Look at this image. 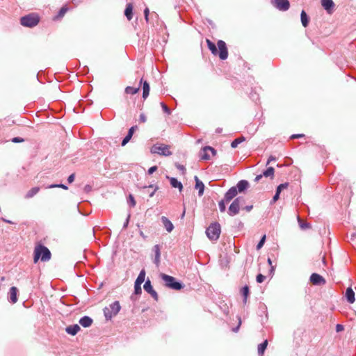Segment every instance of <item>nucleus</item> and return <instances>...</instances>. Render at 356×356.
<instances>
[{
    "label": "nucleus",
    "instance_id": "58",
    "mask_svg": "<svg viewBox=\"0 0 356 356\" xmlns=\"http://www.w3.org/2000/svg\"><path fill=\"white\" fill-rule=\"evenodd\" d=\"M2 220L4 221L5 222H7V223H9V224H13V222L9 220H7V219H5V218H2Z\"/></svg>",
    "mask_w": 356,
    "mask_h": 356
},
{
    "label": "nucleus",
    "instance_id": "50",
    "mask_svg": "<svg viewBox=\"0 0 356 356\" xmlns=\"http://www.w3.org/2000/svg\"><path fill=\"white\" fill-rule=\"evenodd\" d=\"M74 178H75V175L74 174H71L68 178H67V181L70 184V183H72L74 180Z\"/></svg>",
    "mask_w": 356,
    "mask_h": 356
},
{
    "label": "nucleus",
    "instance_id": "17",
    "mask_svg": "<svg viewBox=\"0 0 356 356\" xmlns=\"http://www.w3.org/2000/svg\"><path fill=\"white\" fill-rule=\"evenodd\" d=\"M161 222L168 232H171L174 229V225L171 221L165 216H162Z\"/></svg>",
    "mask_w": 356,
    "mask_h": 356
},
{
    "label": "nucleus",
    "instance_id": "14",
    "mask_svg": "<svg viewBox=\"0 0 356 356\" xmlns=\"http://www.w3.org/2000/svg\"><path fill=\"white\" fill-rule=\"evenodd\" d=\"M310 282L314 285H321L325 283V279L317 273H312L310 276Z\"/></svg>",
    "mask_w": 356,
    "mask_h": 356
},
{
    "label": "nucleus",
    "instance_id": "22",
    "mask_svg": "<svg viewBox=\"0 0 356 356\" xmlns=\"http://www.w3.org/2000/svg\"><path fill=\"white\" fill-rule=\"evenodd\" d=\"M249 186V182L246 180H241L236 184V190L239 193H242L245 191Z\"/></svg>",
    "mask_w": 356,
    "mask_h": 356
},
{
    "label": "nucleus",
    "instance_id": "30",
    "mask_svg": "<svg viewBox=\"0 0 356 356\" xmlns=\"http://www.w3.org/2000/svg\"><path fill=\"white\" fill-rule=\"evenodd\" d=\"M40 191L39 187H33L31 190H29L26 194L25 195L26 199H30Z\"/></svg>",
    "mask_w": 356,
    "mask_h": 356
},
{
    "label": "nucleus",
    "instance_id": "19",
    "mask_svg": "<svg viewBox=\"0 0 356 356\" xmlns=\"http://www.w3.org/2000/svg\"><path fill=\"white\" fill-rule=\"evenodd\" d=\"M166 178L168 179H169L170 185L172 186V187L178 188L179 191H182L183 185L176 178H175V177H170L169 176H166Z\"/></svg>",
    "mask_w": 356,
    "mask_h": 356
},
{
    "label": "nucleus",
    "instance_id": "61",
    "mask_svg": "<svg viewBox=\"0 0 356 356\" xmlns=\"http://www.w3.org/2000/svg\"><path fill=\"white\" fill-rule=\"evenodd\" d=\"M268 263L269 264V265H272V261H271V259L270 258L268 259Z\"/></svg>",
    "mask_w": 356,
    "mask_h": 356
},
{
    "label": "nucleus",
    "instance_id": "9",
    "mask_svg": "<svg viewBox=\"0 0 356 356\" xmlns=\"http://www.w3.org/2000/svg\"><path fill=\"white\" fill-rule=\"evenodd\" d=\"M145 278V271L142 270L134 283V293L140 295L142 293L141 284L144 282Z\"/></svg>",
    "mask_w": 356,
    "mask_h": 356
},
{
    "label": "nucleus",
    "instance_id": "33",
    "mask_svg": "<svg viewBox=\"0 0 356 356\" xmlns=\"http://www.w3.org/2000/svg\"><path fill=\"white\" fill-rule=\"evenodd\" d=\"M275 170L273 167H268L266 170H264L262 173L264 177H271L273 178L274 176Z\"/></svg>",
    "mask_w": 356,
    "mask_h": 356
},
{
    "label": "nucleus",
    "instance_id": "34",
    "mask_svg": "<svg viewBox=\"0 0 356 356\" xmlns=\"http://www.w3.org/2000/svg\"><path fill=\"white\" fill-rule=\"evenodd\" d=\"M245 140V138L243 136H241V137H239V138H237L236 139H234L232 143H231V147L232 148H236L237 147V146L241 143L242 142H243Z\"/></svg>",
    "mask_w": 356,
    "mask_h": 356
},
{
    "label": "nucleus",
    "instance_id": "39",
    "mask_svg": "<svg viewBox=\"0 0 356 356\" xmlns=\"http://www.w3.org/2000/svg\"><path fill=\"white\" fill-rule=\"evenodd\" d=\"M127 203L131 207H134L136 206L135 199H134V196L132 195H131V194L129 195Z\"/></svg>",
    "mask_w": 356,
    "mask_h": 356
},
{
    "label": "nucleus",
    "instance_id": "21",
    "mask_svg": "<svg viewBox=\"0 0 356 356\" xmlns=\"http://www.w3.org/2000/svg\"><path fill=\"white\" fill-rule=\"evenodd\" d=\"M345 296H346V298L347 300V301L349 302V303H353L355 300V292L352 289V288L350 287H348L346 291V293H345Z\"/></svg>",
    "mask_w": 356,
    "mask_h": 356
},
{
    "label": "nucleus",
    "instance_id": "8",
    "mask_svg": "<svg viewBox=\"0 0 356 356\" xmlns=\"http://www.w3.org/2000/svg\"><path fill=\"white\" fill-rule=\"evenodd\" d=\"M151 152L163 156H170L172 154V152L169 150L168 145L158 143L152 147Z\"/></svg>",
    "mask_w": 356,
    "mask_h": 356
},
{
    "label": "nucleus",
    "instance_id": "18",
    "mask_svg": "<svg viewBox=\"0 0 356 356\" xmlns=\"http://www.w3.org/2000/svg\"><path fill=\"white\" fill-rule=\"evenodd\" d=\"M153 251L154 252V263L159 266L160 264V258H161V248L159 245H155L153 247Z\"/></svg>",
    "mask_w": 356,
    "mask_h": 356
},
{
    "label": "nucleus",
    "instance_id": "5",
    "mask_svg": "<svg viewBox=\"0 0 356 356\" xmlns=\"http://www.w3.org/2000/svg\"><path fill=\"white\" fill-rule=\"evenodd\" d=\"M121 306L119 301H115L108 307H106L104 309V314L106 320H111L113 316H116L120 311Z\"/></svg>",
    "mask_w": 356,
    "mask_h": 356
},
{
    "label": "nucleus",
    "instance_id": "46",
    "mask_svg": "<svg viewBox=\"0 0 356 356\" xmlns=\"http://www.w3.org/2000/svg\"><path fill=\"white\" fill-rule=\"evenodd\" d=\"M175 166L178 170H181L183 174H184L186 168L183 165H181L179 163H175Z\"/></svg>",
    "mask_w": 356,
    "mask_h": 356
},
{
    "label": "nucleus",
    "instance_id": "1",
    "mask_svg": "<svg viewBox=\"0 0 356 356\" xmlns=\"http://www.w3.org/2000/svg\"><path fill=\"white\" fill-rule=\"evenodd\" d=\"M207 43L208 48L211 51L213 55L218 54L219 58L221 60H225L228 56V51L227 48L226 43L222 40H218L217 42L218 50L216 46V44L211 42L210 40H207Z\"/></svg>",
    "mask_w": 356,
    "mask_h": 356
},
{
    "label": "nucleus",
    "instance_id": "56",
    "mask_svg": "<svg viewBox=\"0 0 356 356\" xmlns=\"http://www.w3.org/2000/svg\"><path fill=\"white\" fill-rule=\"evenodd\" d=\"M263 177H264V175H263L262 174L259 175H257V176L255 177L254 181H255L256 182H257V181H259V180H260Z\"/></svg>",
    "mask_w": 356,
    "mask_h": 356
},
{
    "label": "nucleus",
    "instance_id": "45",
    "mask_svg": "<svg viewBox=\"0 0 356 356\" xmlns=\"http://www.w3.org/2000/svg\"><path fill=\"white\" fill-rule=\"evenodd\" d=\"M11 141L15 143H18L24 142V139L20 137H15L12 138Z\"/></svg>",
    "mask_w": 356,
    "mask_h": 356
},
{
    "label": "nucleus",
    "instance_id": "54",
    "mask_svg": "<svg viewBox=\"0 0 356 356\" xmlns=\"http://www.w3.org/2000/svg\"><path fill=\"white\" fill-rule=\"evenodd\" d=\"M253 208L252 205L245 206L243 209H245L247 212H250Z\"/></svg>",
    "mask_w": 356,
    "mask_h": 356
},
{
    "label": "nucleus",
    "instance_id": "59",
    "mask_svg": "<svg viewBox=\"0 0 356 356\" xmlns=\"http://www.w3.org/2000/svg\"><path fill=\"white\" fill-rule=\"evenodd\" d=\"M222 128H217L216 130V132L218 134H220L222 132Z\"/></svg>",
    "mask_w": 356,
    "mask_h": 356
},
{
    "label": "nucleus",
    "instance_id": "3",
    "mask_svg": "<svg viewBox=\"0 0 356 356\" xmlns=\"http://www.w3.org/2000/svg\"><path fill=\"white\" fill-rule=\"evenodd\" d=\"M161 278L165 282V286L173 290H181L184 288V285L178 282L174 277L161 273L160 275Z\"/></svg>",
    "mask_w": 356,
    "mask_h": 356
},
{
    "label": "nucleus",
    "instance_id": "38",
    "mask_svg": "<svg viewBox=\"0 0 356 356\" xmlns=\"http://www.w3.org/2000/svg\"><path fill=\"white\" fill-rule=\"evenodd\" d=\"M288 186L289 183L287 182L281 184L277 187L276 191L278 193H281L284 189H286Z\"/></svg>",
    "mask_w": 356,
    "mask_h": 356
},
{
    "label": "nucleus",
    "instance_id": "29",
    "mask_svg": "<svg viewBox=\"0 0 356 356\" xmlns=\"http://www.w3.org/2000/svg\"><path fill=\"white\" fill-rule=\"evenodd\" d=\"M241 293L243 297V302L244 304H246L248 297L250 294V289H249L248 286L245 285V286H243L241 290Z\"/></svg>",
    "mask_w": 356,
    "mask_h": 356
},
{
    "label": "nucleus",
    "instance_id": "36",
    "mask_svg": "<svg viewBox=\"0 0 356 356\" xmlns=\"http://www.w3.org/2000/svg\"><path fill=\"white\" fill-rule=\"evenodd\" d=\"M298 220L299 226L302 229L305 230V229L310 227L309 223L302 220L299 217L298 218Z\"/></svg>",
    "mask_w": 356,
    "mask_h": 356
},
{
    "label": "nucleus",
    "instance_id": "49",
    "mask_svg": "<svg viewBox=\"0 0 356 356\" xmlns=\"http://www.w3.org/2000/svg\"><path fill=\"white\" fill-rule=\"evenodd\" d=\"M139 120L140 122H145L147 120L146 116L144 113H141L139 117Z\"/></svg>",
    "mask_w": 356,
    "mask_h": 356
},
{
    "label": "nucleus",
    "instance_id": "11",
    "mask_svg": "<svg viewBox=\"0 0 356 356\" xmlns=\"http://www.w3.org/2000/svg\"><path fill=\"white\" fill-rule=\"evenodd\" d=\"M209 152H211L213 155H215L216 154V150L210 146H206L203 147L200 153V159L205 161L209 160L211 159V156Z\"/></svg>",
    "mask_w": 356,
    "mask_h": 356
},
{
    "label": "nucleus",
    "instance_id": "37",
    "mask_svg": "<svg viewBox=\"0 0 356 356\" xmlns=\"http://www.w3.org/2000/svg\"><path fill=\"white\" fill-rule=\"evenodd\" d=\"M61 188L65 190H67L68 188L67 186H65V184H51V185H49L46 187V188Z\"/></svg>",
    "mask_w": 356,
    "mask_h": 356
},
{
    "label": "nucleus",
    "instance_id": "48",
    "mask_svg": "<svg viewBox=\"0 0 356 356\" xmlns=\"http://www.w3.org/2000/svg\"><path fill=\"white\" fill-rule=\"evenodd\" d=\"M67 8L66 7L61 8V9L60 10L59 13H58L59 16H60V17L63 16L64 14L67 12Z\"/></svg>",
    "mask_w": 356,
    "mask_h": 356
},
{
    "label": "nucleus",
    "instance_id": "60",
    "mask_svg": "<svg viewBox=\"0 0 356 356\" xmlns=\"http://www.w3.org/2000/svg\"><path fill=\"white\" fill-rule=\"evenodd\" d=\"M355 237H356V234H353L351 235V240H353V238H354Z\"/></svg>",
    "mask_w": 356,
    "mask_h": 356
},
{
    "label": "nucleus",
    "instance_id": "52",
    "mask_svg": "<svg viewBox=\"0 0 356 356\" xmlns=\"http://www.w3.org/2000/svg\"><path fill=\"white\" fill-rule=\"evenodd\" d=\"M130 215H129L123 225V229H126L128 226L129 221Z\"/></svg>",
    "mask_w": 356,
    "mask_h": 356
},
{
    "label": "nucleus",
    "instance_id": "47",
    "mask_svg": "<svg viewBox=\"0 0 356 356\" xmlns=\"http://www.w3.org/2000/svg\"><path fill=\"white\" fill-rule=\"evenodd\" d=\"M157 170V166L156 165H154V166H152L151 168H149L148 170V174L149 175H152V173H154L155 171H156Z\"/></svg>",
    "mask_w": 356,
    "mask_h": 356
},
{
    "label": "nucleus",
    "instance_id": "63",
    "mask_svg": "<svg viewBox=\"0 0 356 356\" xmlns=\"http://www.w3.org/2000/svg\"><path fill=\"white\" fill-rule=\"evenodd\" d=\"M145 19L146 22H148V21H149V16L148 17H145Z\"/></svg>",
    "mask_w": 356,
    "mask_h": 356
},
{
    "label": "nucleus",
    "instance_id": "13",
    "mask_svg": "<svg viewBox=\"0 0 356 356\" xmlns=\"http://www.w3.org/2000/svg\"><path fill=\"white\" fill-rule=\"evenodd\" d=\"M321 6L328 14H332L335 4L332 0H321Z\"/></svg>",
    "mask_w": 356,
    "mask_h": 356
},
{
    "label": "nucleus",
    "instance_id": "42",
    "mask_svg": "<svg viewBox=\"0 0 356 356\" xmlns=\"http://www.w3.org/2000/svg\"><path fill=\"white\" fill-rule=\"evenodd\" d=\"M161 106L163 108V111L167 113V114H170L171 111H170V109L166 106L165 104H164L163 102H161Z\"/></svg>",
    "mask_w": 356,
    "mask_h": 356
},
{
    "label": "nucleus",
    "instance_id": "41",
    "mask_svg": "<svg viewBox=\"0 0 356 356\" xmlns=\"http://www.w3.org/2000/svg\"><path fill=\"white\" fill-rule=\"evenodd\" d=\"M265 241H266V235H264L257 245V250H259L260 248H261V247L264 245V244L265 243Z\"/></svg>",
    "mask_w": 356,
    "mask_h": 356
},
{
    "label": "nucleus",
    "instance_id": "55",
    "mask_svg": "<svg viewBox=\"0 0 356 356\" xmlns=\"http://www.w3.org/2000/svg\"><path fill=\"white\" fill-rule=\"evenodd\" d=\"M275 160H276V158L275 156H270L267 161L266 165H268L271 161H275Z\"/></svg>",
    "mask_w": 356,
    "mask_h": 356
},
{
    "label": "nucleus",
    "instance_id": "23",
    "mask_svg": "<svg viewBox=\"0 0 356 356\" xmlns=\"http://www.w3.org/2000/svg\"><path fill=\"white\" fill-rule=\"evenodd\" d=\"M144 190H146L147 193H149V197H152L155 193V192L158 190L159 187L157 186H154L153 184H150L149 186H143L141 187Z\"/></svg>",
    "mask_w": 356,
    "mask_h": 356
},
{
    "label": "nucleus",
    "instance_id": "7",
    "mask_svg": "<svg viewBox=\"0 0 356 356\" xmlns=\"http://www.w3.org/2000/svg\"><path fill=\"white\" fill-rule=\"evenodd\" d=\"M245 203V199L243 197H236L230 204L228 209V214L230 216H234L238 213L240 209Z\"/></svg>",
    "mask_w": 356,
    "mask_h": 356
},
{
    "label": "nucleus",
    "instance_id": "4",
    "mask_svg": "<svg viewBox=\"0 0 356 356\" xmlns=\"http://www.w3.org/2000/svg\"><path fill=\"white\" fill-rule=\"evenodd\" d=\"M221 232L220 225L217 222L211 223L206 230V234L211 241H217Z\"/></svg>",
    "mask_w": 356,
    "mask_h": 356
},
{
    "label": "nucleus",
    "instance_id": "64",
    "mask_svg": "<svg viewBox=\"0 0 356 356\" xmlns=\"http://www.w3.org/2000/svg\"><path fill=\"white\" fill-rule=\"evenodd\" d=\"M238 330V327H236L235 329H234V332H236Z\"/></svg>",
    "mask_w": 356,
    "mask_h": 356
},
{
    "label": "nucleus",
    "instance_id": "15",
    "mask_svg": "<svg viewBox=\"0 0 356 356\" xmlns=\"http://www.w3.org/2000/svg\"><path fill=\"white\" fill-rule=\"evenodd\" d=\"M238 191L236 187L230 188L225 194L224 199L226 202H229L234 197L237 195Z\"/></svg>",
    "mask_w": 356,
    "mask_h": 356
},
{
    "label": "nucleus",
    "instance_id": "25",
    "mask_svg": "<svg viewBox=\"0 0 356 356\" xmlns=\"http://www.w3.org/2000/svg\"><path fill=\"white\" fill-rule=\"evenodd\" d=\"M79 330H80V327L76 324L70 325V326L67 327L65 329L66 332L72 336L76 335Z\"/></svg>",
    "mask_w": 356,
    "mask_h": 356
},
{
    "label": "nucleus",
    "instance_id": "31",
    "mask_svg": "<svg viewBox=\"0 0 356 356\" xmlns=\"http://www.w3.org/2000/svg\"><path fill=\"white\" fill-rule=\"evenodd\" d=\"M301 23L304 27H307L309 24V17L305 10H302L300 14Z\"/></svg>",
    "mask_w": 356,
    "mask_h": 356
},
{
    "label": "nucleus",
    "instance_id": "2",
    "mask_svg": "<svg viewBox=\"0 0 356 356\" xmlns=\"http://www.w3.org/2000/svg\"><path fill=\"white\" fill-rule=\"evenodd\" d=\"M51 254L50 250L44 245L38 244L35 247L33 252V261L36 264L39 259L43 262L51 259Z\"/></svg>",
    "mask_w": 356,
    "mask_h": 356
},
{
    "label": "nucleus",
    "instance_id": "32",
    "mask_svg": "<svg viewBox=\"0 0 356 356\" xmlns=\"http://www.w3.org/2000/svg\"><path fill=\"white\" fill-rule=\"evenodd\" d=\"M268 346V340L264 341L261 343L258 346V354L259 355L262 356L267 348Z\"/></svg>",
    "mask_w": 356,
    "mask_h": 356
},
{
    "label": "nucleus",
    "instance_id": "28",
    "mask_svg": "<svg viewBox=\"0 0 356 356\" xmlns=\"http://www.w3.org/2000/svg\"><path fill=\"white\" fill-rule=\"evenodd\" d=\"M124 15L127 17L128 20H131L133 17V6L131 3L127 4Z\"/></svg>",
    "mask_w": 356,
    "mask_h": 356
},
{
    "label": "nucleus",
    "instance_id": "44",
    "mask_svg": "<svg viewBox=\"0 0 356 356\" xmlns=\"http://www.w3.org/2000/svg\"><path fill=\"white\" fill-rule=\"evenodd\" d=\"M280 193H278L276 191L272 200L270 201V204H274L277 200H278L280 198Z\"/></svg>",
    "mask_w": 356,
    "mask_h": 356
},
{
    "label": "nucleus",
    "instance_id": "26",
    "mask_svg": "<svg viewBox=\"0 0 356 356\" xmlns=\"http://www.w3.org/2000/svg\"><path fill=\"white\" fill-rule=\"evenodd\" d=\"M140 83H143V99H146L149 93V83L147 81L143 80V79H140Z\"/></svg>",
    "mask_w": 356,
    "mask_h": 356
},
{
    "label": "nucleus",
    "instance_id": "6",
    "mask_svg": "<svg viewBox=\"0 0 356 356\" xmlns=\"http://www.w3.org/2000/svg\"><path fill=\"white\" fill-rule=\"evenodd\" d=\"M40 22V19L38 15L35 13H31L25 15L20 19V23L23 26L26 27H34Z\"/></svg>",
    "mask_w": 356,
    "mask_h": 356
},
{
    "label": "nucleus",
    "instance_id": "53",
    "mask_svg": "<svg viewBox=\"0 0 356 356\" xmlns=\"http://www.w3.org/2000/svg\"><path fill=\"white\" fill-rule=\"evenodd\" d=\"M303 136H304L303 134H293L291 136V139H295V138H301V137H303Z\"/></svg>",
    "mask_w": 356,
    "mask_h": 356
},
{
    "label": "nucleus",
    "instance_id": "10",
    "mask_svg": "<svg viewBox=\"0 0 356 356\" xmlns=\"http://www.w3.org/2000/svg\"><path fill=\"white\" fill-rule=\"evenodd\" d=\"M271 4L281 11H286L290 7L289 0H270Z\"/></svg>",
    "mask_w": 356,
    "mask_h": 356
},
{
    "label": "nucleus",
    "instance_id": "27",
    "mask_svg": "<svg viewBox=\"0 0 356 356\" xmlns=\"http://www.w3.org/2000/svg\"><path fill=\"white\" fill-rule=\"evenodd\" d=\"M10 298H9V300L10 301L12 302V303H15L17 302V287L15 286H12L10 289Z\"/></svg>",
    "mask_w": 356,
    "mask_h": 356
},
{
    "label": "nucleus",
    "instance_id": "43",
    "mask_svg": "<svg viewBox=\"0 0 356 356\" xmlns=\"http://www.w3.org/2000/svg\"><path fill=\"white\" fill-rule=\"evenodd\" d=\"M265 278L266 277L262 274H258L257 275L256 280L258 283H262L264 281Z\"/></svg>",
    "mask_w": 356,
    "mask_h": 356
},
{
    "label": "nucleus",
    "instance_id": "12",
    "mask_svg": "<svg viewBox=\"0 0 356 356\" xmlns=\"http://www.w3.org/2000/svg\"><path fill=\"white\" fill-rule=\"evenodd\" d=\"M144 290L148 293L156 301L159 300V296L156 291L153 289L151 282L149 279H147L144 285Z\"/></svg>",
    "mask_w": 356,
    "mask_h": 356
},
{
    "label": "nucleus",
    "instance_id": "16",
    "mask_svg": "<svg viewBox=\"0 0 356 356\" xmlns=\"http://www.w3.org/2000/svg\"><path fill=\"white\" fill-rule=\"evenodd\" d=\"M137 129V126H133L129 129L127 136L123 138L122 141V146H124L129 143V141L131 139L135 130H136Z\"/></svg>",
    "mask_w": 356,
    "mask_h": 356
},
{
    "label": "nucleus",
    "instance_id": "35",
    "mask_svg": "<svg viewBox=\"0 0 356 356\" xmlns=\"http://www.w3.org/2000/svg\"><path fill=\"white\" fill-rule=\"evenodd\" d=\"M139 89H140L139 88H134L131 86H127L125 88V92L127 94L134 95V94H136L139 91Z\"/></svg>",
    "mask_w": 356,
    "mask_h": 356
},
{
    "label": "nucleus",
    "instance_id": "62",
    "mask_svg": "<svg viewBox=\"0 0 356 356\" xmlns=\"http://www.w3.org/2000/svg\"><path fill=\"white\" fill-rule=\"evenodd\" d=\"M85 188L86 191H88L90 189V186L87 185V186H86Z\"/></svg>",
    "mask_w": 356,
    "mask_h": 356
},
{
    "label": "nucleus",
    "instance_id": "24",
    "mask_svg": "<svg viewBox=\"0 0 356 356\" xmlns=\"http://www.w3.org/2000/svg\"><path fill=\"white\" fill-rule=\"evenodd\" d=\"M92 321H93L90 317L88 316H84L79 320V323L83 327H88L92 325Z\"/></svg>",
    "mask_w": 356,
    "mask_h": 356
},
{
    "label": "nucleus",
    "instance_id": "51",
    "mask_svg": "<svg viewBox=\"0 0 356 356\" xmlns=\"http://www.w3.org/2000/svg\"><path fill=\"white\" fill-rule=\"evenodd\" d=\"M343 329H344L343 326L341 324H337L336 326V331L337 332H341L342 330H343Z\"/></svg>",
    "mask_w": 356,
    "mask_h": 356
},
{
    "label": "nucleus",
    "instance_id": "20",
    "mask_svg": "<svg viewBox=\"0 0 356 356\" xmlns=\"http://www.w3.org/2000/svg\"><path fill=\"white\" fill-rule=\"evenodd\" d=\"M195 188L198 190V195L199 196H202L204 193V184L202 181L199 179L197 176H195Z\"/></svg>",
    "mask_w": 356,
    "mask_h": 356
},
{
    "label": "nucleus",
    "instance_id": "40",
    "mask_svg": "<svg viewBox=\"0 0 356 356\" xmlns=\"http://www.w3.org/2000/svg\"><path fill=\"white\" fill-rule=\"evenodd\" d=\"M225 203H227L225 200V199L220 200L218 203L219 209L220 212H225L226 209Z\"/></svg>",
    "mask_w": 356,
    "mask_h": 356
},
{
    "label": "nucleus",
    "instance_id": "57",
    "mask_svg": "<svg viewBox=\"0 0 356 356\" xmlns=\"http://www.w3.org/2000/svg\"><path fill=\"white\" fill-rule=\"evenodd\" d=\"M149 8H146L144 10V16L145 17H148L149 16Z\"/></svg>",
    "mask_w": 356,
    "mask_h": 356
}]
</instances>
